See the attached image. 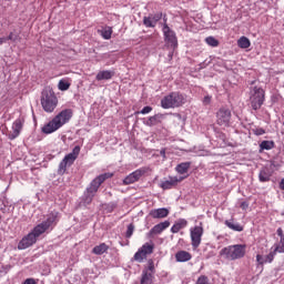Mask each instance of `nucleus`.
<instances>
[{
    "label": "nucleus",
    "mask_w": 284,
    "mask_h": 284,
    "mask_svg": "<svg viewBox=\"0 0 284 284\" xmlns=\"http://www.w3.org/2000/svg\"><path fill=\"white\" fill-rule=\"evenodd\" d=\"M59 213H51L47 221L38 224L27 236H24L18 244V250H28V247H32L34 243H37V239L48 232L50 227H52L57 223V216Z\"/></svg>",
    "instance_id": "nucleus-1"
},
{
    "label": "nucleus",
    "mask_w": 284,
    "mask_h": 284,
    "mask_svg": "<svg viewBox=\"0 0 284 284\" xmlns=\"http://www.w3.org/2000/svg\"><path fill=\"white\" fill-rule=\"evenodd\" d=\"M72 119V109L62 110L49 123L42 126L43 134H52L60 128H63Z\"/></svg>",
    "instance_id": "nucleus-2"
},
{
    "label": "nucleus",
    "mask_w": 284,
    "mask_h": 284,
    "mask_svg": "<svg viewBox=\"0 0 284 284\" xmlns=\"http://www.w3.org/2000/svg\"><path fill=\"white\" fill-rule=\"evenodd\" d=\"M247 246L245 244L230 245L221 250L220 255L226 261H239L245 257Z\"/></svg>",
    "instance_id": "nucleus-3"
},
{
    "label": "nucleus",
    "mask_w": 284,
    "mask_h": 284,
    "mask_svg": "<svg viewBox=\"0 0 284 284\" xmlns=\"http://www.w3.org/2000/svg\"><path fill=\"white\" fill-rule=\"evenodd\" d=\"M41 105L44 112L48 113L54 112V110H57V105H59V99L50 87L44 88L41 93Z\"/></svg>",
    "instance_id": "nucleus-4"
},
{
    "label": "nucleus",
    "mask_w": 284,
    "mask_h": 284,
    "mask_svg": "<svg viewBox=\"0 0 284 284\" xmlns=\"http://www.w3.org/2000/svg\"><path fill=\"white\" fill-rule=\"evenodd\" d=\"M108 179H112V173H103L97 176L94 180H92V182L87 187V191L84 193L85 203H92V199H94V195L97 194V192H99V187H101V184L108 181Z\"/></svg>",
    "instance_id": "nucleus-5"
},
{
    "label": "nucleus",
    "mask_w": 284,
    "mask_h": 284,
    "mask_svg": "<svg viewBox=\"0 0 284 284\" xmlns=\"http://www.w3.org/2000/svg\"><path fill=\"white\" fill-rule=\"evenodd\" d=\"M187 99L180 92H171L161 100V108L163 110H172L185 105Z\"/></svg>",
    "instance_id": "nucleus-6"
},
{
    "label": "nucleus",
    "mask_w": 284,
    "mask_h": 284,
    "mask_svg": "<svg viewBox=\"0 0 284 284\" xmlns=\"http://www.w3.org/2000/svg\"><path fill=\"white\" fill-rule=\"evenodd\" d=\"M79 154H81V146L77 145L73 148L72 152L67 154L59 164L58 174L63 175V173L70 168L74 165L77 159H79Z\"/></svg>",
    "instance_id": "nucleus-7"
},
{
    "label": "nucleus",
    "mask_w": 284,
    "mask_h": 284,
    "mask_svg": "<svg viewBox=\"0 0 284 284\" xmlns=\"http://www.w3.org/2000/svg\"><path fill=\"white\" fill-rule=\"evenodd\" d=\"M250 101L253 110H261V106L265 103V90L261 87H251Z\"/></svg>",
    "instance_id": "nucleus-8"
},
{
    "label": "nucleus",
    "mask_w": 284,
    "mask_h": 284,
    "mask_svg": "<svg viewBox=\"0 0 284 284\" xmlns=\"http://www.w3.org/2000/svg\"><path fill=\"white\" fill-rule=\"evenodd\" d=\"M203 223L200 222L199 225L192 226L190 229V236H191V245L196 250L201 245V241L203 239Z\"/></svg>",
    "instance_id": "nucleus-9"
},
{
    "label": "nucleus",
    "mask_w": 284,
    "mask_h": 284,
    "mask_svg": "<svg viewBox=\"0 0 284 284\" xmlns=\"http://www.w3.org/2000/svg\"><path fill=\"white\" fill-rule=\"evenodd\" d=\"M153 252H154V243L146 242L138 250L133 258L134 261H136V263H143V261L148 258L149 254H152Z\"/></svg>",
    "instance_id": "nucleus-10"
},
{
    "label": "nucleus",
    "mask_w": 284,
    "mask_h": 284,
    "mask_svg": "<svg viewBox=\"0 0 284 284\" xmlns=\"http://www.w3.org/2000/svg\"><path fill=\"white\" fill-rule=\"evenodd\" d=\"M230 119H232V112L229 109H220L216 113L217 125L223 128L230 126Z\"/></svg>",
    "instance_id": "nucleus-11"
},
{
    "label": "nucleus",
    "mask_w": 284,
    "mask_h": 284,
    "mask_svg": "<svg viewBox=\"0 0 284 284\" xmlns=\"http://www.w3.org/2000/svg\"><path fill=\"white\" fill-rule=\"evenodd\" d=\"M164 41L168 43V45H171V48H176L179 45V40H176V33L168 27V24H164L162 29Z\"/></svg>",
    "instance_id": "nucleus-12"
},
{
    "label": "nucleus",
    "mask_w": 284,
    "mask_h": 284,
    "mask_svg": "<svg viewBox=\"0 0 284 284\" xmlns=\"http://www.w3.org/2000/svg\"><path fill=\"white\" fill-rule=\"evenodd\" d=\"M148 172L146 168H141L135 170L134 172L130 173L126 178L123 180L124 185H132V183H136V181L141 180V176Z\"/></svg>",
    "instance_id": "nucleus-13"
},
{
    "label": "nucleus",
    "mask_w": 284,
    "mask_h": 284,
    "mask_svg": "<svg viewBox=\"0 0 284 284\" xmlns=\"http://www.w3.org/2000/svg\"><path fill=\"white\" fill-rule=\"evenodd\" d=\"M23 123H26L23 118H19L12 123L11 131L8 134L10 141H14V139L21 134V130H23Z\"/></svg>",
    "instance_id": "nucleus-14"
},
{
    "label": "nucleus",
    "mask_w": 284,
    "mask_h": 284,
    "mask_svg": "<svg viewBox=\"0 0 284 284\" xmlns=\"http://www.w3.org/2000/svg\"><path fill=\"white\" fill-rule=\"evenodd\" d=\"M183 176H169L166 180L160 183V187L162 190H172V187H176L181 181H183Z\"/></svg>",
    "instance_id": "nucleus-15"
},
{
    "label": "nucleus",
    "mask_w": 284,
    "mask_h": 284,
    "mask_svg": "<svg viewBox=\"0 0 284 284\" xmlns=\"http://www.w3.org/2000/svg\"><path fill=\"white\" fill-rule=\"evenodd\" d=\"M168 227H170V221H164L162 223L154 225L148 233L149 239H152L156 234H161V232L168 230Z\"/></svg>",
    "instance_id": "nucleus-16"
},
{
    "label": "nucleus",
    "mask_w": 284,
    "mask_h": 284,
    "mask_svg": "<svg viewBox=\"0 0 284 284\" xmlns=\"http://www.w3.org/2000/svg\"><path fill=\"white\" fill-rule=\"evenodd\" d=\"M149 214L152 219H165L170 214V211L165 207L154 209Z\"/></svg>",
    "instance_id": "nucleus-17"
},
{
    "label": "nucleus",
    "mask_w": 284,
    "mask_h": 284,
    "mask_svg": "<svg viewBox=\"0 0 284 284\" xmlns=\"http://www.w3.org/2000/svg\"><path fill=\"white\" fill-rule=\"evenodd\" d=\"M184 227H187V220L180 219L171 227V232L172 234H179V232H181V230H183Z\"/></svg>",
    "instance_id": "nucleus-18"
},
{
    "label": "nucleus",
    "mask_w": 284,
    "mask_h": 284,
    "mask_svg": "<svg viewBox=\"0 0 284 284\" xmlns=\"http://www.w3.org/2000/svg\"><path fill=\"white\" fill-rule=\"evenodd\" d=\"M274 256H276V253L274 251L266 256L257 254L256 262L258 263V265H265V263H272V261H274Z\"/></svg>",
    "instance_id": "nucleus-19"
},
{
    "label": "nucleus",
    "mask_w": 284,
    "mask_h": 284,
    "mask_svg": "<svg viewBox=\"0 0 284 284\" xmlns=\"http://www.w3.org/2000/svg\"><path fill=\"white\" fill-rule=\"evenodd\" d=\"M113 77H114V72L110 70H103L97 74L95 79L97 81H110V79H112Z\"/></svg>",
    "instance_id": "nucleus-20"
},
{
    "label": "nucleus",
    "mask_w": 284,
    "mask_h": 284,
    "mask_svg": "<svg viewBox=\"0 0 284 284\" xmlns=\"http://www.w3.org/2000/svg\"><path fill=\"white\" fill-rule=\"evenodd\" d=\"M175 258H176L178 263H186V261L192 260V255L187 251H179L175 254Z\"/></svg>",
    "instance_id": "nucleus-21"
},
{
    "label": "nucleus",
    "mask_w": 284,
    "mask_h": 284,
    "mask_svg": "<svg viewBox=\"0 0 284 284\" xmlns=\"http://www.w3.org/2000/svg\"><path fill=\"white\" fill-rule=\"evenodd\" d=\"M270 179H272V172L270 171V169L263 168L260 171L258 180L261 181V183H267V181H270Z\"/></svg>",
    "instance_id": "nucleus-22"
},
{
    "label": "nucleus",
    "mask_w": 284,
    "mask_h": 284,
    "mask_svg": "<svg viewBox=\"0 0 284 284\" xmlns=\"http://www.w3.org/2000/svg\"><path fill=\"white\" fill-rule=\"evenodd\" d=\"M162 119H163V114H161V113L155 114L153 116H150L146 120L145 125H149V128H152L153 125H159V123H161Z\"/></svg>",
    "instance_id": "nucleus-23"
},
{
    "label": "nucleus",
    "mask_w": 284,
    "mask_h": 284,
    "mask_svg": "<svg viewBox=\"0 0 284 284\" xmlns=\"http://www.w3.org/2000/svg\"><path fill=\"white\" fill-rule=\"evenodd\" d=\"M108 250H110V246H108L105 243H101L100 245L93 247L92 253L97 256H101V254H105Z\"/></svg>",
    "instance_id": "nucleus-24"
},
{
    "label": "nucleus",
    "mask_w": 284,
    "mask_h": 284,
    "mask_svg": "<svg viewBox=\"0 0 284 284\" xmlns=\"http://www.w3.org/2000/svg\"><path fill=\"white\" fill-rule=\"evenodd\" d=\"M225 225L229 230H233V232H243V226L232 220H226Z\"/></svg>",
    "instance_id": "nucleus-25"
},
{
    "label": "nucleus",
    "mask_w": 284,
    "mask_h": 284,
    "mask_svg": "<svg viewBox=\"0 0 284 284\" xmlns=\"http://www.w3.org/2000/svg\"><path fill=\"white\" fill-rule=\"evenodd\" d=\"M70 80L69 79H61L58 83V89L61 91V92H65L68 90H70Z\"/></svg>",
    "instance_id": "nucleus-26"
},
{
    "label": "nucleus",
    "mask_w": 284,
    "mask_h": 284,
    "mask_svg": "<svg viewBox=\"0 0 284 284\" xmlns=\"http://www.w3.org/2000/svg\"><path fill=\"white\" fill-rule=\"evenodd\" d=\"M191 165H192V163H190V162H183L176 166V172L179 174H187V171L190 170Z\"/></svg>",
    "instance_id": "nucleus-27"
},
{
    "label": "nucleus",
    "mask_w": 284,
    "mask_h": 284,
    "mask_svg": "<svg viewBox=\"0 0 284 284\" xmlns=\"http://www.w3.org/2000/svg\"><path fill=\"white\" fill-rule=\"evenodd\" d=\"M237 45H239V48L246 50V48H250L252 45V42H250V39H247V37H241L237 40Z\"/></svg>",
    "instance_id": "nucleus-28"
},
{
    "label": "nucleus",
    "mask_w": 284,
    "mask_h": 284,
    "mask_svg": "<svg viewBox=\"0 0 284 284\" xmlns=\"http://www.w3.org/2000/svg\"><path fill=\"white\" fill-rule=\"evenodd\" d=\"M141 284H152V273L148 272V270L142 272Z\"/></svg>",
    "instance_id": "nucleus-29"
},
{
    "label": "nucleus",
    "mask_w": 284,
    "mask_h": 284,
    "mask_svg": "<svg viewBox=\"0 0 284 284\" xmlns=\"http://www.w3.org/2000/svg\"><path fill=\"white\" fill-rule=\"evenodd\" d=\"M143 23L146 28H155L156 27V20L152 19L151 16L144 17Z\"/></svg>",
    "instance_id": "nucleus-30"
},
{
    "label": "nucleus",
    "mask_w": 284,
    "mask_h": 284,
    "mask_svg": "<svg viewBox=\"0 0 284 284\" xmlns=\"http://www.w3.org/2000/svg\"><path fill=\"white\" fill-rule=\"evenodd\" d=\"M7 41H20L21 40V37H20V33L17 31V30H13L10 32L9 37L6 38Z\"/></svg>",
    "instance_id": "nucleus-31"
},
{
    "label": "nucleus",
    "mask_w": 284,
    "mask_h": 284,
    "mask_svg": "<svg viewBox=\"0 0 284 284\" xmlns=\"http://www.w3.org/2000/svg\"><path fill=\"white\" fill-rule=\"evenodd\" d=\"M101 37L109 40L112 39V29L110 27H105L101 30Z\"/></svg>",
    "instance_id": "nucleus-32"
},
{
    "label": "nucleus",
    "mask_w": 284,
    "mask_h": 284,
    "mask_svg": "<svg viewBox=\"0 0 284 284\" xmlns=\"http://www.w3.org/2000/svg\"><path fill=\"white\" fill-rule=\"evenodd\" d=\"M261 150H272L274 148V142L272 141H262L260 144Z\"/></svg>",
    "instance_id": "nucleus-33"
},
{
    "label": "nucleus",
    "mask_w": 284,
    "mask_h": 284,
    "mask_svg": "<svg viewBox=\"0 0 284 284\" xmlns=\"http://www.w3.org/2000/svg\"><path fill=\"white\" fill-rule=\"evenodd\" d=\"M205 43H207V45H211V48H217L219 40H216L214 37H207L205 39Z\"/></svg>",
    "instance_id": "nucleus-34"
},
{
    "label": "nucleus",
    "mask_w": 284,
    "mask_h": 284,
    "mask_svg": "<svg viewBox=\"0 0 284 284\" xmlns=\"http://www.w3.org/2000/svg\"><path fill=\"white\" fill-rule=\"evenodd\" d=\"M275 254L276 252H278L280 254L284 253V237H282L280 240V243L277 244V246L275 247V250L273 251Z\"/></svg>",
    "instance_id": "nucleus-35"
},
{
    "label": "nucleus",
    "mask_w": 284,
    "mask_h": 284,
    "mask_svg": "<svg viewBox=\"0 0 284 284\" xmlns=\"http://www.w3.org/2000/svg\"><path fill=\"white\" fill-rule=\"evenodd\" d=\"M196 284H210V278H207L205 275H202L197 278Z\"/></svg>",
    "instance_id": "nucleus-36"
},
{
    "label": "nucleus",
    "mask_w": 284,
    "mask_h": 284,
    "mask_svg": "<svg viewBox=\"0 0 284 284\" xmlns=\"http://www.w3.org/2000/svg\"><path fill=\"white\" fill-rule=\"evenodd\" d=\"M149 274H154V261L153 260H149L148 261V270Z\"/></svg>",
    "instance_id": "nucleus-37"
},
{
    "label": "nucleus",
    "mask_w": 284,
    "mask_h": 284,
    "mask_svg": "<svg viewBox=\"0 0 284 284\" xmlns=\"http://www.w3.org/2000/svg\"><path fill=\"white\" fill-rule=\"evenodd\" d=\"M134 234V224H129L126 230V239H130Z\"/></svg>",
    "instance_id": "nucleus-38"
},
{
    "label": "nucleus",
    "mask_w": 284,
    "mask_h": 284,
    "mask_svg": "<svg viewBox=\"0 0 284 284\" xmlns=\"http://www.w3.org/2000/svg\"><path fill=\"white\" fill-rule=\"evenodd\" d=\"M152 112V106H144L141 111L140 114H150Z\"/></svg>",
    "instance_id": "nucleus-39"
},
{
    "label": "nucleus",
    "mask_w": 284,
    "mask_h": 284,
    "mask_svg": "<svg viewBox=\"0 0 284 284\" xmlns=\"http://www.w3.org/2000/svg\"><path fill=\"white\" fill-rule=\"evenodd\" d=\"M151 19H153V21H155V26L156 23H159V21H161V14H155V16H150Z\"/></svg>",
    "instance_id": "nucleus-40"
},
{
    "label": "nucleus",
    "mask_w": 284,
    "mask_h": 284,
    "mask_svg": "<svg viewBox=\"0 0 284 284\" xmlns=\"http://www.w3.org/2000/svg\"><path fill=\"white\" fill-rule=\"evenodd\" d=\"M255 134H256L257 136H262V134H265V130H263V129H256V130H255Z\"/></svg>",
    "instance_id": "nucleus-41"
},
{
    "label": "nucleus",
    "mask_w": 284,
    "mask_h": 284,
    "mask_svg": "<svg viewBox=\"0 0 284 284\" xmlns=\"http://www.w3.org/2000/svg\"><path fill=\"white\" fill-rule=\"evenodd\" d=\"M277 236H280V239H284L283 229H277Z\"/></svg>",
    "instance_id": "nucleus-42"
},
{
    "label": "nucleus",
    "mask_w": 284,
    "mask_h": 284,
    "mask_svg": "<svg viewBox=\"0 0 284 284\" xmlns=\"http://www.w3.org/2000/svg\"><path fill=\"white\" fill-rule=\"evenodd\" d=\"M210 101H212V98L209 97V95H206V97L204 98V103L207 105V104L210 103Z\"/></svg>",
    "instance_id": "nucleus-43"
},
{
    "label": "nucleus",
    "mask_w": 284,
    "mask_h": 284,
    "mask_svg": "<svg viewBox=\"0 0 284 284\" xmlns=\"http://www.w3.org/2000/svg\"><path fill=\"white\" fill-rule=\"evenodd\" d=\"M8 41V39L6 38H0V45H3V43H6Z\"/></svg>",
    "instance_id": "nucleus-44"
},
{
    "label": "nucleus",
    "mask_w": 284,
    "mask_h": 284,
    "mask_svg": "<svg viewBox=\"0 0 284 284\" xmlns=\"http://www.w3.org/2000/svg\"><path fill=\"white\" fill-rule=\"evenodd\" d=\"M280 189L284 190V179H282L281 182H280Z\"/></svg>",
    "instance_id": "nucleus-45"
},
{
    "label": "nucleus",
    "mask_w": 284,
    "mask_h": 284,
    "mask_svg": "<svg viewBox=\"0 0 284 284\" xmlns=\"http://www.w3.org/2000/svg\"><path fill=\"white\" fill-rule=\"evenodd\" d=\"M160 154H161V156H163V159H165V149H162V150L160 151Z\"/></svg>",
    "instance_id": "nucleus-46"
}]
</instances>
